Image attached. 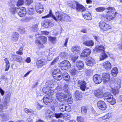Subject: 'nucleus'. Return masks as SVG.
<instances>
[{
	"mask_svg": "<svg viewBox=\"0 0 122 122\" xmlns=\"http://www.w3.org/2000/svg\"><path fill=\"white\" fill-rule=\"evenodd\" d=\"M65 14L62 12H57L55 13L56 16L53 15L52 13V10H50L49 14L47 15L42 17L43 18H48L51 17L52 18L57 22L64 21Z\"/></svg>",
	"mask_w": 122,
	"mask_h": 122,
	"instance_id": "obj_1",
	"label": "nucleus"
},
{
	"mask_svg": "<svg viewBox=\"0 0 122 122\" xmlns=\"http://www.w3.org/2000/svg\"><path fill=\"white\" fill-rule=\"evenodd\" d=\"M115 82L114 84L115 86L114 89L111 87V91L115 95L118 94L119 92V89L121 86V81L118 78H116L115 79Z\"/></svg>",
	"mask_w": 122,
	"mask_h": 122,
	"instance_id": "obj_2",
	"label": "nucleus"
},
{
	"mask_svg": "<svg viewBox=\"0 0 122 122\" xmlns=\"http://www.w3.org/2000/svg\"><path fill=\"white\" fill-rule=\"evenodd\" d=\"M38 25L36 24L34 25L32 27V31L36 32L35 35L36 37L38 38L39 37V35L41 34H45L46 35H48L49 34V32L46 31H42L38 30Z\"/></svg>",
	"mask_w": 122,
	"mask_h": 122,
	"instance_id": "obj_3",
	"label": "nucleus"
},
{
	"mask_svg": "<svg viewBox=\"0 0 122 122\" xmlns=\"http://www.w3.org/2000/svg\"><path fill=\"white\" fill-rule=\"evenodd\" d=\"M105 97L106 101L110 103L112 105H114L116 103V99L113 97V96L109 92H107L104 94Z\"/></svg>",
	"mask_w": 122,
	"mask_h": 122,
	"instance_id": "obj_4",
	"label": "nucleus"
},
{
	"mask_svg": "<svg viewBox=\"0 0 122 122\" xmlns=\"http://www.w3.org/2000/svg\"><path fill=\"white\" fill-rule=\"evenodd\" d=\"M43 102L46 105H53L55 103V100L51 97L45 96L43 98Z\"/></svg>",
	"mask_w": 122,
	"mask_h": 122,
	"instance_id": "obj_5",
	"label": "nucleus"
},
{
	"mask_svg": "<svg viewBox=\"0 0 122 122\" xmlns=\"http://www.w3.org/2000/svg\"><path fill=\"white\" fill-rule=\"evenodd\" d=\"M99 24L101 28L104 31L107 30L111 28V26L109 25L106 24L104 21H101Z\"/></svg>",
	"mask_w": 122,
	"mask_h": 122,
	"instance_id": "obj_6",
	"label": "nucleus"
},
{
	"mask_svg": "<svg viewBox=\"0 0 122 122\" xmlns=\"http://www.w3.org/2000/svg\"><path fill=\"white\" fill-rule=\"evenodd\" d=\"M68 97V93L64 94L62 93L58 92L56 94V99L60 101H62L65 98Z\"/></svg>",
	"mask_w": 122,
	"mask_h": 122,
	"instance_id": "obj_7",
	"label": "nucleus"
},
{
	"mask_svg": "<svg viewBox=\"0 0 122 122\" xmlns=\"http://www.w3.org/2000/svg\"><path fill=\"white\" fill-rule=\"evenodd\" d=\"M17 13L18 15L20 17L25 16L26 13V9L24 7H21L18 8L16 10Z\"/></svg>",
	"mask_w": 122,
	"mask_h": 122,
	"instance_id": "obj_8",
	"label": "nucleus"
},
{
	"mask_svg": "<svg viewBox=\"0 0 122 122\" xmlns=\"http://www.w3.org/2000/svg\"><path fill=\"white\" fill-rule=\"evenodd\" d=\"M35 9L36 12L38 13H41L44 11L43 7L42 5L39 3H36Z\"/></svg>",
	"mask_w": 122,
	"mask_h": 122,
	"instance_id": "obj_9",
	"label": "nucleus"
},
{
	"mask_svg": "<svg viewBox=\"0 0 122 122\" xmlns=\"http://www.w3.org/2000/svg\"><path fill=\"white\" fill-rule=\"evenodd\" d=\"M43 92L49 96L52 95L53 94L54 90L51 88L44 87L42 89Z\"/></svg>",
	"mask_w": 122,
	"mask_h": 122,
	"instance_id": "obj_10",
	"label": "nucleus"
},
{
	"mask_svg": "<svg viewBox=\"0 0 122 122\" xmlns=\"http://www.w3.org/2000/svg\"><path fill=\"white\" fill-rule=\"evenodd\" d=\"M60 65L61 67H62V68L64 67L65 70L70 68L71 66L70 63L67 60H65L62 61L60 63Z\"/></svg>",
	"mask_w": 122,
	"mask_h": 122,
	"instance_id": "obj_11",
	"label": "nucleus"
},
{
	"mask_svg": "<svg viewBox=\"0 0 122 122\" xmlns=\"http://www.w3.org/2000/svg\"><path fill=\"white\" fill-rule=\"evenodd\" d=\"M97 105L99 108L102 110H105L107 107L106 103L102 101H99L98 102Z\"/></svg>",
	"mask_w": 122,
	"mask_h": 122,
	"instance_id": "obj_12",
	"label": "nucleus"
},
{
	"mask_svg": "<svg viewBox=\"0 0 122 122\" xmlns=\"http://www.w3.org/2000/svg\"><path fill=\"white\" fill-rule=\"evenodd\" d=\"M36 63L37 68H39L41 67L44 65L46 63V61L45 58H42L40 60H37Z\"/></svg>",
	"mask_w": 122,
	"mask_h": 122,
	"instance_id": "obj_13",
	"label": "nucleus"
},
{
	"mask_svg": "<svg viewBox=\"0 0 122 122\" xmlns=\"http://www.w3.org/2000/svg\"><path fill=\"white\" fill-rule=\"evenodd\" d=\"M93 79L95 83L97 84L100 83L102 81V79L101 76L98 74H96L93 77Z\"/></svg>",
	"mask_w": 122,
	"mask_h": 122,
	"instance_id": "obj_14",
	"label": "nucleus"
},
{
	"mask_svg": "<svg viewBox=\"0 0 122 122\" xmlns=\"http://www.w3.org/2000/svg\"><path fill=\"white\" fill-rule=\"evenodd\" d=\"M11 94L10 93L8 92L6 94L5 97L4 99V104L5 105V106L4 107L5 108H6V105H9V102L10 100V97Z\"/></svg>",
	"mask_w": 122,
	"mask_h": 122,
	"instance_id": "obj_15",
	"label": "nucleus"
},
{
	"mask_svg": "<svg viewBox=\"0 0 122 122\" xmlns=\"http://www.w3.org/2000/svg\"><path fill=\"white\" fill-rule=\"evenodd\" d=\"M76 7V10L80 12H83L86 10L85 8L81 5L79 3H77Z\"/></svg>",
	"mask_w": 122,
	"mask_h": 122,
	"instance_id": "obj_16",
	"label": "nucleus"
},
{
	"mask_svg": "<svg viewBox=\"0 0 122 122\" xmlns=\"http://www.w3.org/2000/svg\"><path fill=\"white\" fill-rule=\"evenodd\" d=\"M94 50L95 52L102 53L105 52V48L102 45L97 46L95 47Z\"/></svg>",
	"mask_w": 122,
	"mask_h": 122,
	"instance_id": "obj_17",
	"label": "nucleus"
},
{
	"mask_svg": "<svg viewBox=\"0 0 122 122\" xmlns=\"http://www.w3.org/2000/svg\"><path fill=\"white\" fill-rule=\"evenodd\" d=\"M81 50V48L80 46H76L72 47L71 51L74 54L77 55L80 53Z\"/></svg>",
	"mask_w": 122,
	"mask_h": 122,
	"instance_id": "obj_18",
	"label": "nucleus"
},
{
	"mask_svg": "<svg viewBox=\"0 0 122 122\" xmlns=\"http://www.w3.org/2000/svg\"><path fill=\"white\" fill-rule=\"evenodd\" d=\"M110 75L108 73H104L102 75V78L103 81L104 82H107L109 81Z\"/></svg>",
	"mask_w": 122,
	"mask_h": 122,
	"instance_id": "obj_19",
	"label": "nucleus"
},
{
	"mask_svg": "<svg viewBox=\"0 0 122 122\" xmlns=\"http://www.w3.org/2000/svg\"><path fill=\"white\" fill-rule=\"evenodd\" d=\"M91 53V51L90 49L86 48L83 50L82 53L81 54V56L83 57H87Z\"/></svg>",
	"mask_w": 122,
	"mask_h": 122,
	"instance_id": "obj_20",
	"label": "nucleus"
},
{
	"mask_svg": "<svg viewBox=\"0 0 122 122\" xmlns=\"http://www.w3.org/2000/svg\"><path fill=\"white\" fill-rule=\"evenodd\" d=\"M53 112L50 110H48L45 111V116L47 119L53 117Z\"/></svg>",
	"mask_w": 122,
	"mask_h": 122,
	"instance_id": "obj_21",
	"label": "nucleus"
},
{
	"mask_svg": "<svg viewBox=\"0 0 122 122\" xmlns=\"http://www.w3.org/2000/svg\"><path fill=\"white\" fill-rule=\"evenodd\" d=\"M86 63L87 66H92L95 64V60L92 58L87 59L86 61Z\"/></svg>",
	"mask_w": 122,
	"mask_h": 122,
	"instance_id": "obj_22",
	"label": "nucleus"
},
{
	"mask_svg": "<svg viewBox=\"0 0 122 122\" xmlns=\"http://www.w3.org/2000/svg\"><path fill=\"white\" fill-rule=\"evenodd\" d=\"M82 15L84 18L87 20H90L92 18L90 13L88 11H86L85 13L83 14Z\"/></svg>",
	"mask_w": 122,
	"mask_h": 122,
	"instance_id": "obj_23",
	"label": "nucleus"
},
{
	"mask_svg": "<svg viewBox=\"0 0 122 122\" xmlns=\"http://www.w3.org/2000/svg\"><path fill=\"white\" fill-rule=\"evenodd\" d=\"M45 56L47 57V59L48 61H50L52 59L53 56V54L50 53L49 50L45 51Z\"/></svg>",
	"mask_w": 122,
	"mask_h": 122,
	"instance_id": "obj_24",
	"label": "nucleus"
},
{
	"mask_svg": "<svg viewBox=\"0 0 122 122\" xmlns=\"http://www.w3.org/2000/svg\"><path fill=\"white\" fill-rule=\"evenodd\" d=\"M103 66L104 68L107 70L111 68V65L110 62L107 61L103 63Z\"/></svg>",
	"mask_w": 122,
	"mask_h": 122,
	"instance_id": "obj_25",
	"label": "nucleus"
},
{
	"mask_svg": "<svg viewBox=\"0 0 122 122\" xmlns=\"http://www.w3.org/2000/svg\"><path fill=\"white\" fill-rule=\"evenodd\" d=\"M19 35L17 32H15L12 35L11 40L13 41H16L18 40Z\"/></svg>",
	"mask_w": 122,
	"mask_h": 122,
	"instance_id": "obj_26",
	"label": "nucleus"
},
{
	"mask_svg": "<svg viewBox=\"0 0 122 122\" xmlns=\"http://www.w3.org/2000/svg\"><path fill=\"white\" fill-rule=\"evenodd\" d=\"M77 3L75 2L70 1L68 3L69 6L72 9H75L76 8Z\"/></svg>",
	"mask_w": 122,
	"mask_h": 122,
	"instance_id": "obj_27",
	"label": "nucleus"
},
{
	"mask_svg": "<svg viewBox=\"0 0 122 122\" xmlns=\"http://www.w3.org/2000/svg\"><path fill=\"white\" fill-rule=\"evenodd\" d=\"M76 64L77 67L79 69H81L83 68L84 64L82 61H77Z\"/></svg>",
	"mask_w": 122,
	"mask_h": 122,
	"instance_id": "obj_28",
	"label": "nucleus"
},
{
	"mask_svg": "<svg viewBox=\"0 0 122 122\" xmlns=\"http://www.w3.org/2000/svg\"><path fill=\"white\" fill-rule=\"evenodd\" d=\"M85 45L88 46H92L94 45V43L92 40L87 41L83 42Z\"/></svg>",
	"mask_w": 122,
	"mask_h": 122,
	"instance_id": "obj_29",
	"label": "nucleus"
},
{
	"mask_svg": "<svg viewBox=\"0 0 122 122\" xmlns=\"http://www.w3.org/2000/svg\"><path fill=\"white\" fill-rule=\"evenodd\" d=\"M13 57L14 58V60L16 61L21 63L23 60L21 57L20 56H17L16 55H13Z\"/></svg>",
	"mask_w": 122,
	"mask_h": 122,
	"instance_id": "obj_30",
	"label": "nucleus"
},
{
	"mask_svg": "<svg viewBox=\"0 0 122 122\" xmlns=\"http://www.w3.org/2000/svg\"><path fill=\"white\" fill-rule=\"evenodd\" d=\"M80 88L83 91H85L86 88V83L85 81H81L80 82Z\"/></svg>",
	"mask_w": 122,
	"mask_h": 122,
	"instance_id": "obj_31",
	"label": "nucleus"
},
{
	"mask_svg": "<svg viewBox=\"0 0 122 122\" xmlns=\"http://www.w3.org/2000/svg\"><path fill=\"white\" fill-rule=\"evenodd\" d=\"M104 93L101 91H98L96 93L95 95L97 97L100 98L102 96L104 97Z\"/></svg>",
	"mask_w": 122,
	"mask_h": 122,
	"instance_id": "obj_32",
	"label": "nucleus"
},
{
	"mask_svg": "<svg viewBox=\"0 0 122 122\" xmlns=\"http://www.w3.org/2000/svg\"><path fill=\"white\" fill-rule=\"evenodd\" d=\"M24 110L25 112L29 115H33L34 114V111L31 109H28L27 108H25Z\"/></svg>",
	"mask_w": 122,
	"mask_h": 122,
	"instance_id": "obj_33",
	"label": "nucleus"
},
{
	"mask_svg": "<svg viewBox=\"0 0 122 122\" xmlns=\"http://www.w3.org/2000/svg\"><path fill=\"white\" fill-rule=\"evenodd\" d=\"M118 71V69L117 67L114 68L112 70V74L114 77L116 76L117 75Z\"/></svg>",
	"mask_w": 122,
	"mask_h": 122,
	"instance_id": "obj_34",
	"label": "nucleus"
},
{
	"mask_svg": "<svg viewBox=\"0 0 122 122\" xmlns=\"http://www.w3.org/2000/svg\"><path fill=\"white\" fill-rule=\"evenodd\" d=\"M17 9L18 8L15 7L13 6L9 9V10L11 14H15Z\"/></svg>",
	"mask_w": 122,
	"mask_h": 122,
	"instance_id": "obj_35",
	"label": "nucleus"
},
{
	"mask_svg": "<svg viewBox=\"0 0 122 122\" xmlns=\"http://www.w3.org/2000/svg\"><path fill=\"white\" fill-rule=\"evenodd\" d=\"M63 79L65 81H68L70 77L68 74L66 72H65L62 74Z\"/></svg>",
	"mask_w": 122,
	"mask_h": 122,
	"instance_id": "obj_36",
	"label": "nucleus"
},
{
	"mask_svg": "<svg viewBox=\"0 0 122 122\" xmlns=\"http://www.w3.org/2000/svg\"><path fill=\"white\" fill-rule=\"evenodd\" d=\"M53 78L57 80H60L62 79V77L60 73L53 75Z\"/></svg>",
	"mask_w": 122,
	"mask_h": 122,
	"instance_id": "obj_37",
	"label": "nucleus"
},
{
	"mask_svg": "<svg viewBox=\"0 0 122 122\" xmlns=\"http://www.w3.org/2000/svg\"><path fill=\"white\" fill-rule=\"evenodd\" d=\"M85 75L87 77H88L92 75L93 71L91 69H86L85 71Z\"/></svg>",
	"mask_w": 122,
	"mask_h": 122,
	"instance_id": "obj_38",
	"label": "nucleus"
},
{
	"mask_svg": "<svg viewBox=\"0 0 122 122\" xmlns=\"http://www.w3.org/2000/svg\"><path fill=\"white\" fill-rule=\"evenodd\" d=\"M46 84L47 86L46 87L51 88L54 86V85L52 83V81H48L46 82Z\"/></svg>",
	"mask_w": 122,
	"mask_h": 122,
	"instance_id": "obj_39",
	"label": "nucleus"
},
{
	"mask_svg": "<svg viewBox=\"0 0 122 122\" xmlns=\"http://www.w3.org/2000/svg\"><path fill=\"white\" fill-rule=\"evenodd\" d=\"M69 87L68 85L67 84H65L63 87V90L65 93V94L68 93V96L69 94H70V93L68 91Z\"/></svg>",
	"mask_w": 122,
	"mask_h": 122,
	"instance_id": "obj_40",
	"label": "nucleus"
},
{
	"mask_svg": "<svg viewBox=\"0 0 122 122\" xmlns=\"http://www.w3.org/2000/svg\"><path fill=\"white\" fill-rule=\"evenodd\" d=\"M80 92L78 91H75V93L74 94V96L76 100H78L81 97L80 95Z\"/></svg>",
	"mask_w": 122,
	"mask_h": 122,
	"instance_id": "obj_41",
	"label": "nucleus"
},
{
	"mask_svg": "<svg viewBox=\"0 0 122 122\" xmlns=\"http://www.w3.org/2000/svg\"><path fill=\"white\" fill-rule=\"evenodd\" d=\"M107 56V55L105 53V52L102 53L100 57L101 60H102L106 59Z\"/></svg>",
	"mask_w": 122,
	"mask_h": 122,
	"instance_id": "obj_42",
	"label": "nucleus"
},
{
	"mask_svg": "<svg viewBox=\"0 0 122 122\" xmlns=\"http://www.w3.org/2000/svg\"><path fill=\"white\" fill-rule=\"evenodd\" d=\"M66 105L65 104H61L59 106L60 110L62 112H64L66 110Z\"/></svg>",
	"mask_w": 122,
	"mask_h": 122,
	"instance_id": "obj_43",
	"label": "nucleus"
},
{
	"mask_svg": "<svg viewBox=\"0 0 122 122\" xmlns=\"http://www.w3.org/2000/svg\"><path fill=\"white\" fill-rule=\"evenodd\" d=\"M106 9L104 7H100L96 8L95 9L96 10L97 12H102L105 10Z\"/></svg>",
	"mask_w": 122,
	"mask_h": 122,
	"instance_id": "obj_44",
	"label": "nucleus"
},
{
	"mask_svg": "<svg viewBox=\"0 0 122 122\" xmlns=\"http://www.w3.org/2000/svg\"><path fill=\"white\" fill-rule=\"evenodd\" d=\"M60 56L62 58H66L68 56L67 53L65 52H61L60 54Z\"/></svg>",
	"mask_w": 122,
	"mask_h": 122,
	"instance_id": "obj_45",
	"label": "nucleus"
},
{
	"mask_svg": "<svg viewBox=\"0 0 122 122\" xmlns=\"http://www.w3.org/2000/svg\"><path fill=\"white\" fill-rule=\"evenodd\" d=\"M36 44L38 45V47L39 48H42L43 47V45L41 43L39 40H36L35 41Z\"/></svg>",
	"mask_w": 122,
	"mask_h": 122,
	"instance_id": "obj_46",
	"label": "nucleus"
},
{
	"mask_svg": "<svg viewBox=\"0 0 122 122\" xmlns=\"http://www.w3.org/2000/svg\"><path fill=\"white\" fill-rule=\"evenodd\" d=\"M64 21H70L71 20V18L68 15L66 14H65Z\"/></svg>",
	"mask_w": 122,
	"mask_h": 122,
	"instance_id": "obj_47",
	"label": "nucleus"
},
{
	"mask_svg": "<svg viewBox=\"0 0 122 122\" xmlns=\"http://www.w3.org/2000/svg\"><path fill=\"white\" fill-rule=\"evenodd\" d=\"M81 111L82 114L84 115L86 114L87 110L86 108L85 107H82L81 108Z\"/></svg>",
	"mask_w": 122,
	"mask_h": 122,
	"instance_id": "obj_48",
	"label": "nucleus"
},
{
	"mask_svg": "<svg viewBox=\"0 0 122 122\" xmlns=\"http://www.w3.org/2000/svg\"><path fill=\"white\" fill-rule=\"evenodd\" d=\"M24 1V0H19L17 2V6H19L23 5Z\"/></svg>",
	"mask_w": 122,
	"mask_h": 122,
	"instance_id": "obj_49",
	"label": "nucleus"
},
{
	"mask_svg": "<svg viewBox=\"0 0 122 122\" xmlns=\"http://www.w3.org/2000/svg\"><path fill=\"white\" fill-rule=\"evenodd\" d=\"M70 95L69 94V96L65 98H66V99H67V101L69 103L71 104L72 103L73 100L71 96H70Z\"/></svg>",
	"mask_w": 122,
	"mask_h": 122,
	"instance_id": "obj_50",
	"label": "nucleus"
},
{
	"mask_svg": "<svg viewBox=\"0 0 122 122\" xmlns=\"http://www.w3.org/2000/svg\"><path fill=\"white\" fill-rule=\"evenodd\" d=\"M63 117L64 119L66 120L70 119L71 118L70 115L67 114H65Z\"/></svg>",
	"mask_w": 122,
	"mask_h": 122,
	"instance_id": "obj_51",
	"label": "nucleus"
},
{
	"mask_svg": "<svg viewBox=\"0 0 122 122\" xmlns=\"http://www.w3.org/2000/svg\"><path fill=\"white\" fill-rule=\"evenodd\" d=\"M6 106V108H5L4 107L5 106V105L4 102L3 104V105H0V112L2 111V112H3V110L4 109H6L7 108V107L8 105H7Z\"/></svg>",
	"mask_w": 122,
	"mask_h": 122,
	"instance_id": "obj_52",
	"label": "nucleus"
},
{
	"mask_svg": "<svg viewBox=\"0 0 122 122\" xmlns=\"http://www.w3.org/2000/svg\"><path fill=\"white\" fill-rule=\"evenodd\" d=\"M39 37H40V38L41 41L43 42L44 43H45L47 41V38L46 37L44 36H41L40 37V35H39Z\"/></svg>",
	"mask_w": 122,
	"mask_h": 122,
	"instance_id": "obj_53",
	"label": "nucleus"
},
{
	"mask_svg": "<svg viewBox=\"0 0 122 122\" xmlns=\"http://www.w3.org/2000/svg\"><path fill=\"white\" fill-rule=\"evenodd\" d=\"M111 116V113H108L105 115L103 117L102 119H105L107 118H110Z\"/></svg>",
	"mask_w": 122,
	"mask_h": 122,
	"instance_id": "obj_54",
	"label": "nucleus"
},
{
	"mask_svg": "<svg viewBox=\"0 0 122 122\" xmlns=\"http://www.w3.org/2000/svg\"><path fill=\"white\" fill-rule=\"evenodd\" d=\"M55 117L56 118L61 117L63 116V114L62 113H55L54 114Z\"/></svg>",
	"mask_w": 122,
	"mask_h": 122,
	"instance_id": "obj_55",
	"label": "nucleus"
},
{
	"mask_svg": "<svg viewBox=\"0 0 122 122\" xmlns=\"http://www.w3.org/2000/svg\"><path fill=\"white\" fill-rule=\"evenodd\" d=\"M106 9L109 10L108 12L110 13L114 12L115 10V8L111 7H108Z\"/></svg>",
	"mask_w": 122,
	"mask_h": 122,
	"instance_id": "obj_56",
	"label": "nucleus"
},
{
	"mask_svg": "<svg viewBox=\"0 0 122 122\" xmlns=\"http://www.w3.org/2000/svg\"><path fill=\"white\" fill-rule=\"evenodd\" d=\"M77 119L78 122H84V119L82 117L77 116Z\"/></svg>",
	"mask_w": 122,
	"mask_h": 122,
	"instance_id": "obj_57",
	"label": "nucleus"
},
{
	"mask_svg": "<svg viewBox=\"0 0 122 122\" xmlns=\"http://www.w3.org/2000/svg\"><path fill=\"white\" fill-rule=\"evenodd\" d=\"M49 41L52 43H54L55 42L56 38L55 37L50 36L49 37Z\"/></svg>",
	"mask_w": 122,
	"mask_h": 122,
	"instance_id": "obj_58",
	"label": "nucleus"
},
{
	"mask_svg": "<svg viewBox=\"0 0 122 122\" xmlns=\"http://www.w3.org/2000/svg\"><path fill=\"white\" fill-rule=\"evenodd\" d=\"M33 2V0H25V3L27 5H29Z\"/></svg>",
	"mask_w": 122,
	"mask_h": 122,
	"instance_id": "obj_59",
	"label": "nucleus"
},
{
	"mask_svg": "<svg viewBox=\"0 0 122 122\" xmlns=\"http://www.w3.org/2000/svg\"><path fill=\"white\" fill-rule=\"evenodd\" d=\"M60 70L59 69H55L54 71L53 72V75H55L56 74H59L60 73Z\"/></svg>",
	"mask_w": 122,
	"mask_h": 122,
	"instance_id": "obj_60",
	"label": "nucleus"
},
{
	"mask_svg": "<svg viewBox=\"0 0 122 122\" xmlns=\"http://www.w3.org/2000/svg\"><path fill=\"white\" fill-rule=\"evenodd\" d=\"M62 90V88L61 86H58L56 87V88L55 89L54 91L56 93L58 92L59 91Z\"/></svg>",
	"mask_w": 122,
	"mask_h": 122,
	"instance_id": "obj_61",
	"label": "nucleus"
},
{
	"mask_svg": "<svg viewBox=\"0 0 122 122\" xmlns=\"http://www.w3.org/2000/svg\"><path fill=\"white\" fill-rule=\"evenodd\" d=\"M51 23L49 21L46 22L44 24V26L46 28H47L51 25Z\"/></svg>",
	"mask_w": 122,
	"mask_h": 122,
	"instance_id": "obj_62",
	"label": "nucleus"
},
{
	"mask_svg": "<svg viewBox=\"0 0 122 122\" xmlns=\"http://www.w3.org/2000/svg\"><path fill=\"white\" fill-rule=\"evenodd\" d=\"M77 71L75 69H73L71 71V74L72 75H75L77 73Z\"/></svg>",
	"mask_w": 122,
	"mask_h": 122,
	"instance_id": "obj_63",
	"label": "nucleus"
},
{
	"mask_svg": "<svg viewBox=\"0 0 122 122\" xmlns=\"http://www.w3.org/2000/svg\"><path fill=\"white\" fill-rule=\"evenodd\" d=\"M30 20V18L29 17H25L23 19V20L24 22H27L29 21Z\"/></svg>",
	"mask_w": 122,
	"mask_h": 122,
	"instance_id": "obj_64",
	"label": "nucleus"
}]
</instances>
